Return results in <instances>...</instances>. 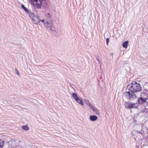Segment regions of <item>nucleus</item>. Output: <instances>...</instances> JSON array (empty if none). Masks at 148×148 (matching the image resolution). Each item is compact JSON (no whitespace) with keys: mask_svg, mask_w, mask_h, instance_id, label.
<instances>
[{"mask_svg":"<svg viewBox=\"0 0 148 148\" xmlns=\"http://www.w3.org/2000/svg\"><path fill=\"white\" fill-rule=\"evenodd\" d=\"M45 1V0H39V1L40 2V4H41V5H42V2L43 1Z\"/></svg>","mask_w":148,"mask_h":148,"instance_id":"nucleus-22","label":"nucleus"},{"mask_svg":"<svg viewBox=\"0 0 148 148\" xmlns=\"http://www.w3.org/2000/svg\"><path fill=\"white\" fill-rule=\"evenodd\" d=\"M139 133H140V134H141V133L140 132H139Z\"/></svg>","mask_w":148,"mask_h":148,"instance_id":"nucleus-27","label":"nucleus"},{"mask_svg":"<svg viewBox=\"0 0 148 148\" xmlns=\"http://www.w3.org/2000/svg\"><path fill=\"white\" fill-rule=\"evenodd\" d=\"M97 119L98 117L96 116L92 115L90 116V119L91 121H95Z\"/></svg>","mask_w":148,"mask_h":148,"instance_id":"nucleus-8","label":"nucleus"},{"mask_svg":"<svg viewBox=\"0 0 148 148\" xmlns=\"http://www.w3.org/2000/svg\"><path fill=\"white\" fill-rule=\"evenodd\" d=\"M87 101H87L86 102H85V103L86 104H87V105H88V102Z\"/></svg>","mask_w":148,"mask_h":148,"instance_id":"nucleus-26","label":"nucleus"},{"mask_svg":"<svg viewBox=\"0 0 148 148\" xmlns=\"http://www.w3.org/2000/svg\"><path fill=\"white\" fill-rule=\"evenodd\" d=\"M40 21H41L42 23H45V20H44V19H42V20H41L40 19Z\"/></svg>","mask_w":148,"mask_h":148,"instance_id":"nucleus-23","label":"nucleus"},{"mask_svg":"<svg viewBox=\"0 0 148 148\" xmlns=\"http://www.w3.org/2000/svg\"><path fill=\"white\" fill-rule=\"evenodd\" d=\"M128 44V42L127 41H124L123 43V47L126 49L127 48Z\"/></svg>","mask_w":148,"mask_h":148,"instance_id":"nucleus-11","label":"nucleus"},{"mask_svg":"<svg viewBox=\"0 0 148 148\" xmlns=\"http://www.w3.org/2000/svg\"><path fill=\"white\" fill-rule=\"evenodd\" d=\"M78 103H79L82 106H83L84 105V103L82 100L79 98H78L76 100H75Z\"/></svg>","mask_w":148,"mask_h":148,"instance_id":"nucleus-10","label":"nucleus"},{"mask_svg":"<svg viewBox=\"0 0 148 148\" xmlns=\"http://www.w3.org/2000/svg\"><path fill=\"white\" fill-rule=\"evenodd\" d=\"M48 15H50V14H49V13H48Z\"/></svg>","mask_w":148,"mask_h":148,"instance_id":"nucleus-28","label":"nucleus"},{"mask_svg":"<svg viewBox=\"0 0 148 148\" xmlns=\"http://www.w3.org/2000/svg\"><path fill=\"white\" fill-rule=\"evenodd\" d=\"M29 3H30L31 4L33 5L34 7H35L36 6L35 4L33 3V1H29Z\"/></svg>","mask_w":148,"mask_h":148,"instance_id":"nucleus-18","label":"nucleus"},{"mask_svg":"<svg viewBox=\"0 0 148 148\" xmlns=\"http://www.w3.org/2000/svg\"><path fill=\"white\" fill-rule=\"evenodd\" d=\"M21 7L27 13H28L29 15V14L30 13L32 12L31 11H29V10L26 8L24 5L23 4L21 5Z\"/></svg>","mask_w":148,"mask_h":148,"instance_id":"nucleus-7","label":"nucleus"},{"mask_svg":"<svg viewBox=\"0 0 148 148\" xmlns=\"http://www.w3.org/2000/svg\"><path fill=\"white\" fill-rule=\"evenodd\" d=\"M29 1H33L34 2H37L38 1V0H29Z\"/></svg>","mask_w":148,"mask_h":148,"instance_id":"nucleus-21","label":"nucleus"},{"mask_svg":"<svg viewBox=\"0 0 148 148\" xmlns=\"http://www.w3.org/2000/svg\"><path fill=\"white\" fill-rule=\"evenodd\" d=\"M147 138H148V135H147Z\"/></svg>","mask_w":148,"mask_h":148,"instance_id":"nucleus-29","label":"nucleus"},{"mask_svg":"<svg viewBox=\"0 0 148 148\" xmlns=\"http://www.w3.org/2000/svg\"><path fill=\"white\" fill-rule=\"evenodd\" d=\"M4 142L3 140L0 139V148L2 147L4 145Z\"/></svg>","mask_w":148,"mask_h":148,"instance_id":"nucleus-15","label":"nucleus"},{"mask_svg":"<svg viewBox=\"0 0 148 148\" xmlns=\"http://www.w3.org/2000/svg\"><path fill=\"white\" fill-rule=\"evenodd\" d=\"M143 93L146 95L147 97L143 98L142 97L138 98V105L139 104H144L145 102L148 99V94H146L145 93L143 92Z\"/></svg>","mask_w":148,"mask_h":148,"instance_id":"nucleus-5","label":"nucleus"},{"mask_svg":"<svg viewBox=\"0 0 148 148\" xmlns=\"http://www.w3.org/2000/svg\"><path fill=\"white\" fill-rule=\"evenodd\" d=\"M87 102L88 105V106L91 109H92V110L94 112L97 111V110L95 108L93 107L92 105L90 103L89 101H87Z\"/></svg>","mask_w":148,"mask_h":148,"instance_id":"nucleus-9","label":"nucleus"},{"mask_svg":"<svg viewBox=\"0 0 148 148\" xmlns=\"http://www.w3.org/2000/svg\"><path fill=\"white\" fill-rule=\"evenodd\" d=\"M147 109H143V110H142V111H141V112H142V113H143V112H147Z\"/></svg>","mask_w":148,"mask_h":148,"instance_id":"nucleus-19","label":"nucleus"},{"mask_svg":"<svg viewBox=\"0 0 148 148\" xmlns=\"http://www.w3.org/2000/svg\"><path fill=\"white\" fill-rule=\"evenodd\" d=\"M29 16L33 21L34 24H37L40 23V17L38 15H36L32 12L29 14Z\"/></svg>","mask_w":148,"mask_h":148,"instance_id":"nucleus-3","label":"nucleus"},{"mask_svg":"<svg viewBox=\"0 0 148 148\" xmlns=\"http://www.w3.org/2000/svg\"><path fill=\"white\" fill-rule=\"evenodd\" d=\"M96 112L97 114H99V112L98 111H96V112Z\"/></svg>","mask_w":148,"mask_h":148,"instance_id":"nucleus-24","label":"nucleus"},{"mask_svg":"<svg viewBox=\"0 0 148 148\" xmlns=\"http://www.w3.org/2000/svg\"><path fill=\"white\" fill-rule=\"evenodd\" d=\"M124 105L126 108L129 109L137 108L138 107V104L137 103H130L125 101Z\"/></svg>","mask_w":148,"mask_h":148,"instance_id":"nucleus-4","label":"nucleus"},{"mask_svg":"<svg viewBox=\"0 0 148 148\" xmlns=\"http://www.w3.org/2000/svg\"><path fill=\"white\" fill-rule=\"evenodd\" d=\"M36 5L37 6V8L38 9H40L41 8V4H40L38 3H37L36 4Z\"/></svg>","mask_w":148,"mask_h":148,"instance_id":"nucleus-16","label":"nucleus"},{"mask_svg":"<svg viewBox=\"0 0 148 148\" xmlns=\"http://www.w3.org/2000/svg\"><path fill=\"white\" fill-rule=\"evenodd\" d=\"M22 127L23 130L25 131H27L29 130V127L27 126V125L23 126Z\"/></svg>","mask_w":148,"mask_h":148,"instance_id":"nucleus-13","label":"nucleus"},{"mask_svg":"<svg viewBox=\"0 0 148 148\" xmlns=\"http://www.w3.org/2000/svg\"><path fill=\"white\" fill-rule=\"evenodd\" d=\"M44 25L47 28L49 29L52 31H54V29L53 27V24L51 22H49L47 21L44 23Z\"/></svg>","mask_w":148,"mask_h":148,"instance_id":"nucleus-6","label":"nucleus"},{"mask_svg":"<svg viewBox=\"0 0 148 148\" xmlns=\"http://www.w3.org/2000/svg\"><path fill=\"white\" fill-rule=\"evenodd\" d=\"M127 88L129 90L135 93L140 92L142 90V87L140 84L135 81H133L131 84L127 86Z\"/></svg>","mask_w":148,"mask_h":148,"instance_id":"nucleus-1","label":"nucleus"},{"mask_svg":"<svg viewBox=\"0 0 148 148\" xmlns=\"http://www.w3.org/2000/svg\"><path fill=\"white\" fill-rule=\"evenodd\" d=\"M143 105L145 109H148V107H147L148 106V102L146 101L145 103L143 104Z\"/></svg>","mask_w":148,"mask_h":148,"instance_id":"nucleus-14","label":"nucleus"},{"mask_svg":"<svg viewBox=\"0 0 148 148\" xmlns=\"http://www.w3.org/2000/svg\"><path fill=\"white\" fill-rule=\"evenodd\" d=\"M15 70L16 72V74L18 75H19V72H18V71L17 69H15Z\"/></svg>","mask_w":148,"mask_h":148,"instance_id":"nucleus-20","label":"nucleus"},{"mask_svg":"<svg viewBox=\"0 0 148 148\" xmlns=\"http://www.w3.org/2000/svg\"><path fill=\"white\" fill-rule=\"evenodd\" d=\"M135 93L133 91L129 90L125 92L123 94V96L128 100H132L136 99L137 97Z\"/></svg>","mask_w":148,"mask_h":148,"instance_id":"nucleus-2","label":"nucleus"},{"mask_svg":"<svg viewBox=\"0 0 148 148\" xmlns=\"http://www.w3.org/2000/svg\"><path fill=\"white\" fill-rule=\"evenodd\" d=\"M113 53H112L110 54V55L111 56H113Z\"/></svg>","mask_w":148,"mask_h":148,"instance_id":"nucleus-25","label":"nucleus"},{"mask_svg":"<svg viewBox=\"0 0 148 148\" xmlns=\"http://www.w3.org/2000/svg\"><path fill=\"white\" fill-rule=\"evenodd\" d=\"M72 96L73 99L75 100L79 97L77 95V94L75 93H73L72 94Z\"/></svg>","mask_w":148,"mask_h":148,"instance_id":"nucleus-12","label":"nucleus"},{"mask_svg":"<svg viewBox=\"0 0 148 148\" xmlns=\"http://www.w3.org/2000/svg\"><path fill=\"white\" fill-rule=\"evenodd\" d=\"M109 42V38H107L106 39V42L107 45H108V43Z\"/></svg>","mask_w":148,"mask_h":148,"instance_id":"nucleus-17","label":"nucleus"}]
</instances>
